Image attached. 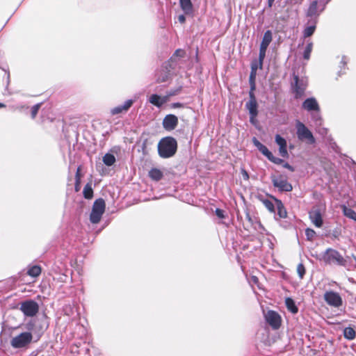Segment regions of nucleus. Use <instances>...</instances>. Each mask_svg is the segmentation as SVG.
<instances>
[{
    "label": "nucleus",
    "instance_id": "nucleus-54",
    "mask_svg": "<svg viewBox=\"0 0 356 356\" xmlns=\"http://www.w3.org/2000/svg\"><path fill=\"white\" fill-rule=\"evenodd\" d=\"M250 76H257V71L251 70Z\"/></svg>",
    "mask_w": 356,
    "mask_h": 356
},
{
    "label": "nucleus",
    "instance_id": "nucleus-52",
    "mask_svg": "<svg viewBox=\"0 0 356 356\" xmlns=\"http://www.w3.org/2000/svg\"><path fill=\"white\" fill-rule=\"evenodd\" d=\"M346 56H343L342 57V59H341V64L343 65V67H344L346 65Z\"/></svg>",
    "mask_w": 356,
    "mask_h": 356
},
{
    "label": "nucleus",
    "instance_id": "nucleus-55",
    "mask_svg": "<svg viewBox=\"0 0 356 356\" xmlns=\"http://www.w3.org/2000/svg\"><path fill=\"white\" fill-rule=\"evenodd\" d=\"M255 118H256V117H252V115H250V122L252 124H254V121H255Z\"/></svg>",
    "mask_w": 356,
    "mask_h": 356
},
{
    "label": "nucleus",
    "instance_id": "nucleus-16",
    "mask_svg": "<svg viewBox=\"0 0 356 356\" xmlns=\"http://www.w3.org/2000/svg\"><path fill=\"white\" fill-rule=\"evenodd\" d=\"M318 2L317 1H313L307 11V16L313 17H318L320 13L325 9V6L323 5L320 10L318 9Z\"/></svg>",
    "mask_w": 356,
    "mask_h": 356
},
{
    "label": "nucleus",
    "instance_id": "nucleus-6",
    "mask_svg": "<svg viewBox=\"0 0 356 356\" xmlns=\"http://www.w3.org/2000/svg\"><path fill=\"white\" fill-rule=\"evenodd\" d=\"M273 39L272 32L270 30L266 31L263 36L261 42L260 44L259 47V69H262L263 67V62L266 56V52L267 48L270 43L271 42Z\"/></svg>",
    "mask_w": 356,
    "mask_h": 356
},
{
    "label": "nucleus",
    "instance_id": "nucleus-1",
    "mask_svg": "<svg viewBox=\"0 0 356 356\" xmlns=\"http://www.w3.org/2000/svg\"><path fill=\"white\" fill-rule=\"evenodd\" d=\"M177 150V142L173 137L166 136L158 143V154L163 159L173 156Z\"/></svg>",
    "mask_w": 356,
    "mask_h": 356
},
{
    "label": "nucleus",
    "instance_id": "nucleus-42",
    "mask_svg": "<svg viewBox=\"0 0 356 356\" xmlns=\"http://www.w3.org/2000/svg\"><path fill=\"white\" fill-rule=\"evenodd\" d=\"M168 79V74L167 72H165L163 75L159 76L157 78V81L159 83H163L167 81Z\"/></svg>",
    "mask_w": 356,
    "mask_h": 356
},
{
    "label": "nucleus",
    "instance_id": "nucleus-14",
    "mask_svg": "<svg viewBox=\"0 0 356 356\" xmlns=\"http://www.w3.org/2000/svg\"><path fill=\"white\" fill-rule=\"evenodd\" d=\"M302 108L308 111H320V106L317 100L314 97L307 98L302 104Z\"/></svg>",
    "mask_w": 356,
    "mask_h": 356
},
{
    "label": "nucleus",
    "instance_id": "nucleus-17",
    "mask_svg": "<svg viewBox=\"0 0 356 356\" xmlns=\"http://www.w3.org/2000/svg\"><path fill=\"white\" fill-rule=\"evenodd\" d=\"M270 197L275 202V206L277 210L276 216H277L279 218H285L287 216V212L282 202L273 195Z\"/></svg>",
    "mask_w": 356,
    "mask_h": 356
},
{
    "label": "nucleus",
    "instance_id": "nucleus-7",
    "mask_svg": "<svg viewBox=\"0 0 356 356\" xmlns=\"http://www.w3.org/2000/svg\"><path fill=\"white\" fill-rule=\"evenodd\" d=\"M19 309L24 316L33 317L39 311V305L33 300H26L20 303Z\"/></svg>",
    "mask_w": 356,
    "mask_h": 356
},
{
    "label": "nucleus",
    "instance_id": "nucleus-45",
    "mask_svg": "<svg viewBox=\"0 0 356 356\" xmlns=\"http://www.w3.org/2000/svg\"><path fill=\"white\" fill-rule=\"evenodd\" d=\"M249 101L248 102H257V99L254 92H249Z\"/></svg>",
    "mask_w": 356,
    "mask_h": 356
},
{
    "label": "nucleus",
    "instance_id": "nucleus-34",
    "mask_svg": "<svg viewBox=\"0 0 356 356\" xmlns=\"http://www.w3.org/2000/svg\"><path fill=\"white\" fill-rule=\"evenodd\" d=\"M316 30V25L313 24L306 27L303 31L304 38H308L312 35Z\"/></svg>",
    "mask_w": 356,
    "mask_h": 356
},
{
    "label": "nucleus",
    "instance_id": "nucleus-11",
    "mask_svg": "<svg viewBox=\"0 0 356 356\" xmlns=\"http://www.w3.org/2000/svg\"><path fill=\"white\" fill-rule=\"evenodd\" d=\"M266 322L273 328L278 329L281 325V317L277 312L270 310L265 315Z\"/></svg>",
    "mask_w": 356,
    "mask_h": 356
},
{
    "label": "nucleus",
    "instance_id": "nucleus-46",
    "mask_svg": "<svg viewBox=\"0 0 356 356\" xmlns=\"http://www.w3.org/2000/svg\"><path fill=\"white\" fill-rule=\"evenodd\" d=\"M241 173H242V176H243V178L244 180H248L249 179V175L248 173V172L244 170V169H242L241 170Z\"/></svg>",
    "mask_w": 356,
    "mask_h": 356
},
{
    "label": "nucleus",
    "instance_id": "nucleus-36",
    "mask_svg": "<svg viewBox=\"0 0 356 356\" xmlns=\"http://www.w3.org/2000/svg\"><path fill=\"white\" fill-rule=\"evenodd\" d=\"M297 273L300 279H302L305 274V268L302 264H299L297 266Z\"/></svg>",
    "mask_w": 356,
    "mask_h": 356
},
{
    "label": "nucleus",
    "instance_id": "nucleus-24",
    "mask_svg": "<svg viewBox=\"0 0 356 356\" xmlns=\"http://www.w3.org/2000/svg\"><path fill=\"white\" fill-rule=\"evenodd\" d=\"M285 304L287 309L292 314L298 313V309L296 305L295 301L291 298H286L285 299Z\"/></svg>",
    "mask_w": 356,
    "mask_h": 356
},
{
    "label": "nucleus",
    "instance_id": "nucleus-13",
    "mask_svg": "<svg viewBox=\"0 0 356 356\" xmlns=\"http://www.w3.org/2000/svg\"><path fill=\"white\" fill-rule=\"evenodd\" d=\"M309 216L311 221L316 227H322L323 222L320 208L318 207H314L309 212Z\"/></svg>",
    "mask_w": 356,
    "mask_h": 356
},
{
    "label": "nucleus",
    "instance_id": "nucleus-38",
    "mask_svg": "<svg viewBox=\"0 0 356 356\" xmlns=\"http://www.w3.org/2000/svg\"><path fill=\"white\" fill-rule=\"evenodd\" d=\"M305 234L307 236V239L312 241L313 238L315 236L316 232L314 230L307 228L305 230Z\"/></svg>",
    "mask_w": 356,
    "mask_h": 356
},
{
    "label": "nucleus",
    "instance_id": "nucleus-22",
    "mask_svg": "<svg viewBox=\"0 0 356 356\" xmlns=\"http://www.w3.org/2000/svg\"><path fill=\"white\" fill-rule=\"evenodd\" d=\"M149 176L152 180L158 181L163 178V173L161 170L154 168L149 171Z\"/></svg>",
    "mask_w": 356,
    "mask_h": 356
},
{
    "label": "nucleus",
    "instance_id": "nucleus-48",
    "mask_svg": "<svg viewBox=\"0 0 356 356\" xmlns=\"http://www.w3.org/2000/svg\"><path fill=\"white\" fill-rule=\"evenodd\" d=\"M182 106H183V104L179 103V102H176V103L172 104V107L174 108H181Z\"/></svg>",
    "mask_w": 356,
    "mask_h": 356
},
{
    "label": "nucleus",
    "instance_id": "nucleus-3",
    "mask_svg": "<svg viewBox=\"0 0 356 356\" xmlns=\"http://www.w3.org/2000/svg\"><path fill=\"white\" fill-rule=\"evenodd\" d=\"M296 136L298 139L307 145H314L316 143L315 137L308 127L302 122H296Z\"/></svg>",
    "mask_w": 356,
    "mask_h": 356
},
{
    "label": "nucleus",
    "instance_id": "nucleus-23",
    "mask_svg": "<svg viewBox=\"0 0 356 356\" xmlns=\"http://www.w3.org/2000/svg\"><path fill=\"white\" fill-rule=\"evenodd\" d=\"M253 143L255 147L266 157L269 156L270 154V151L268 150V149L263 145L261 143H260L256 138H253Z\"/></svg>",
    "mask_w": 356,
    "mask_h": 356
},
{
    "label": "nucleus",
    "instance_id": "nucleus-58",
    "mask_svg": "<svg viewBox=\"0 0 356 356\" xmlns=\"http://www.w3.org/2000/svg\"><path fill=\"white\" fill-rule=\"evenodd\" d=\"M5 106H6V105H5V104H2V103H0V108H3V107H5Z\"/></svg>",
    "mask_w": 356,
    "mask_h": 356
},
{
    "label": "nucleus",
    "instance_id": "nucleus-21",
    "mask_svg": "<svg viewBox=\"0 0 356 356\" xmlns=\"http://www.w3.org/2000/svg\"><path fill=\"white\" fill-rule=\"evenodd\" d=\"M149 102L156 107L160 108L165 102V99L157 94H153L149 97Z\"/></svg>",
    "mask_w": 356,
    "mask_h": 356
},
{
    "label": "nucleus",
    "instance_id": "nucleus-43",
    "mask_svg": "<svg viewBox=\"0 0 356 356\" xmlns=\"http://www.w3.org/2000/svg\"><path fill=\"white\" fill-rule=\"evenodd\" d=\"M258 68H259V61H252L251 63V70L257 71Z\"/></svg>",
    "mask_w": 356,
    "mask_h": 356
},
{
    "label": "nucleus",
    "instance_id": "nucleus-8",
    "mask_svg": "<svg viewBox=\"0 0 356 356\" xmlns=\"http://www.w3.org/2000/svg\"><path fill=\"white\" fill-rule=\"evenodd\" d=\"M32 340L31 332H25L13 337L11 340V346L15 348H20L28 345Z\"/></svg>",
    "mask_w": 356,
    "mask_h": 356
},
{
    "label": "nucleus",
    "instance_id": "nucleus-51",
    "mask_svg": "<svg viewBox=\"0 0 356 356\" xmlns=\"http://www.w3.org/2000/svg\"><path fill=\"white\" fill-rule=\"evenodd\" d=\"M245 218L250 223H252V218L248 212L246 213Z\"/></svg>",
    "mask_w": 356,
    "mask_h": 356
},
{
    "label": "nucleus",
    "instance_id": "nucleus-33",
    "mask_svg": "<svg viewBox=\"0 0 356 356\" xmlns=\"http://www.w3.org/2000/svg\"><path fill=\"white\" fill-rule=\"evenodd\" d=\"M312 119L316 125H321L322 118L320 111L312 112Z\"/></svg>",
    "mask_w": 356,
    "mask_h": 356
},
{
    "label": "nucleus",
    "instance_id": "nucleus-59",
    "mask_svg": "<svg viewBox=\"0 0 356 356\" xmlns=\"http://www.w3.org/2000/svg\"><path fill=\"white\" fill-rule=\"evenodd\" d=\"M170 67H172V68H174V67L172 66V64H170Z\"/></svg>",
    "mask_w": 356,
    "mask_h": 356
},
{
    "label": "nucleus",
    "instance_id": "nucleus-57",
    "mask_svg": "<svg viewBox=\"0 0 356 356\" xmlns=\"http://www.w3.org/2000/svg\"><path fill=\"white\" fill-rule=\"evenodd\" d=\"M326 133H327L326 129H323V131L321 132V134H326Z\"/></svg>",
    "mask_w": 356,
    "mask_h": 356
},
{
    "label": "nucleus",
    "instance_id": "nucleus-20",
    "mask_svg": "<svg viewBox=\"0 0 356 356\" xmlns=\"http://www.w3.org/2000/svg\"><path fill=\"white\" fill-rule=\"evenodd\" d=\"M245 108L248 110L250 115L257 117L258 115V104L257 102H248L245 104Z\"/></svg>",
    "mask_w": 356,
    "mask_h": 356
},
{
    "label": "nucleus",
    "instance_id": "nucleus-9",
    "mask_svg": "<svg viewBox=\"0 0 356 356\" xmlns=\"http://www.w3.org/2000/svg\"><path fill=\"white\" fill-rule=\"evenodd\" d=\"M323 298L326 303L331 307H339L343 305V300L337 292L333 291H326L324 293Z\"/></svg>",
    "mask_w": 356,
    "mask_h": 356
},
{
    "label": "nucleus",
    "instance_id": "nucleus-53",
    "mask_svg": "<svg viewBox=\"0 0 356 356\" xmlns=\"http://www.w3.org/2000/svg\"><path fill=\"white\" fill-rule=\"evenodd\" d=\"M275 0H268V7L271 8L274 3Z\"/></svg>",
    "mask_w": 356,
    "mask_h": 356
},
{
    "label": "nucleus",
    "instance_id": "nucleus-18",
    "mask_svg": "<svg viewBox=\"0 0 356 356\" xmlns=\"http://www.w3.org/2000/svg\"><path fill=\"white\" fill-rule=\"evenodd\" d=\"M134 101L132 99L127 100L122 105H119L113 109H111V113L113 115H118L124 111H127L132 106Z\"/></svg>",
    "mask_w": 356,
    "mask_h": 356
},
{
    "label": "nucleus",
    "instance_id": "nucleus-2",
    "mask_svg": "<svg viewBox=\"0 0 356 356\" xmlns=\"http://www.w3.org/2000/svg\"><path fill=\"white\" fill-rule=\"evenodd\" d=\"M325 264L345 266L347 264L346 259L337 250L327 248L321 256V259Z\"/></svg>",
    "mask_w": 356,
    "mask_h": 356
},
{
    "label": "nucleus",
    "instance_id": "nucleus-19",
    "mask_svg": "<svg viewBox=\"0 0 356 356\" xmlns=\"http://www.w3.org/2000/svg\"><path fill=\"white\" fill-rule=\"evenodd\" d=\"M181 10L186 15H191L193 12V6L191 0H179Z\"/></svg>",
    "mask_w": 356,
    "mask_h": 356
},
{
    "label": "nucleus",
    "instance_id": "nucleus-15",
    "mask_svg": "<svg viewBox=\"0 0 356 356\" xmlns=\"http://www.w3.org/2000/svg\"><path fill=\"white\" fill-rule=\"evenodd\" d=\"M275 143L279 145V153L283 158H289L287 152V143L285 138L280 135H275Z\"/></svg>",
    "mask_w": 356,
    "mask_h": 356
},
{
    "label": "nucleus",
    "instance_id": "nucleus-40",
    "mask_svg": "<svg viewBox=\"0 0 356 356\" xmlns=\"http://www.w3.org/2000/svg\"><path fill=\"white\" fill-rule=\"evenodd\" d=\"M80 181V167L77 168L76 172V185H75V190L76 191H79V184Z\"/></svg>",
    "mask_w": 356,
    "mask_h": 356
},
{
    "label": "nucleus",
    "instance_id": "nucleus-29",
    "mask_svg": "<svg viewBox=\"0 0 356 356\" xmlns=\"http://www.w3.org/2000/svg\"><path fill=\"white\" fill-rule=\"evenodd\" d=\"M186 52L184 50L181 49H177L172 56L170 57L169 62L172 63L177 62V58H184L185 56Z\"/></svg>",
    "mask_w": 356,
    "mask_h": 356
},
{
    "label": "nucleus",
    "instance_id": "nucleus-56",
    "mask_svg": "<svg viewBox=\"0 0 356 356\" xmlns=\"http://www.w3.org/2000/svg\"><path fill=\"white\" fill-rule=\"evenodd\" d=\"M252 281H253L254 282H255V283H256V282H257V280H258V279H257V277L256 276H252Z\"/></svg>",
    "mask_w": 356,
    "mask_h": 356
},
{
    "label": "nucleus",
    "instance_id": "nucleus-35",
    "mask_svg": "<svg viewBox=\"0 0 356 356\" xmlns=\"http://www.w3.org/2000/svg\"><path fill=\"white\" fill-rule=\"evenodd\" d=\"M267 159L271 161L272 163H275V164H277V165H281V164H283L284 163V160L282 159H280V158H278V157H275V156H273V154H272V152H270V154H269V156L267 157Z\"/></svg>",
    "mask_w": 356,
    "mask_h": 356
},
{
    "label": "nucleus",
    "instance_id": "nucleus-50",
    "mask_svg": "<svg viewBox=\"0 0 356 356\" xmlns=\"http://www.w3.org/2000/svg\"><path fill=\"white\" fill-rule=\"evenodd\" d=\"M256 89V83L250 84V91L254 92V90Z\"/></svg>",
    "mask_w": 356,
    "mask_h": 356
},
{
    "label": "nucleus",
    "instance_id": "nucleus-37",
    "mask_svg": "<svg viewBox=\"0 0 356 356\" xmlns=\"http://www.w3.org/2000/svg\"><path fill=\"white\" fill-rule=\"evenodd\" d=\"M41 104H42L41 103H38V104H36L35 105H34L33 106H32V108H31V118L33 119H34L36 117V115H37V114L38 113V111H39V109H40V108L41 106Z\"/></svg>",
    "mask_w": 356,
    "mask_h": 356
},
{
    "label": "nucleus",
    "instance_id": "nucleus-10",
    "mask_svg": "<svg viewBox=\"0 0 356 356\" xmlns=\"http://www.w3.org/2000/svg\"><path fill=\"white\" fill-rule=\"evenodd\" d=\"M273 185L277 188L280 192H290L293 190L292 185L282 177H276L275 176L271 177Z\"/></svg>",
    "mask_w": 356,
    "mask_h": 356
},
{
    "label": "nucleus",
    "instance_id": "nucleus-30",
    "mask_svg": "<svg viewBox=\"0 0 356 356\" xmlns=\"http://www.w3.org/2000/svg\"><path fill=\"white\" fill-rule=\"evenodd\" d=\"M343 336L348 340H353L355 338L356 332L353 327H348L343 330Z\"/></svg>",
    "mask_w": 356,
    "mask_h": 356
},
{
    "label": "nucleus",
    "instance_id": "nucleus-27",
    "mask_svg": "<svg viewBox=\"0 0 356 356\" xmlns=\"http://www.w3.org/2000/svg\"><path fill=\"white\" fill-rule=\"evenodd\" d=\"M260 201L263 203L264 207L270 212V213H275V206L273 203L272 201H270L268 199H265L263 197H259Z\"/></svg>",
    "mask_w": 356,
    "mask_h": 356
},
{
    "label": "nucleus",
    "instance_id": "nucleus-31",
    "mask_svg": "<svg viewBox=\"0 0 356 356\" xmlns=\"http://www.w3.org/2000/svg\"><path fill=\"white\" fill-rule=\"evenodd\" d=\"M83 197L90 200L93 197V190L90 184H87L83 191Z\"/></svg>",
    "mask_w": 356,
    "mask_h": 356
},
{
    "label": "nucleus",
    "instance_id": "nucleus-47",
    "mask_svg": "<svg viewBox=\"0 0 356 356\" xmlns=\"http://www.w3.org/2000/svg\"><path fill=\"white\" fill-rule=\"evenodd\" d=\"M178 21L181 24H184L186 22V17L184 15H180L178 16Z\"/></svg>",
    "mask_w": 356,
    "mask_h": 356
},
{
    "label": "nucleus",
    "instance_id": "nucleus-12",
    "mask_svg": "<svg viewBox=\"0 0 356 356\" xmlns=\"http://www.w3.org/2000/svg\"><path fill=\"white\" fill-rule=\"evenodd\" d=\"M178 122V118L176 115L168 114L163 118L162 125L165 130L170 131L177 127Z\"/></svg>",
    "mask_w": 356,
    "mask_h": 356
},
{
    "label": "nucleus",
    "instance_id": "nucleus-25",
    "mask_svg": "<svg viewBox=\"0 0 356 356\" xmlns=\"http://www.w3.org/2000/svg\"><path fill=\"white\" fill-rule=\"evenodd\" d=\"M41 273V268L38 265H34L29 268L27 275L32 277H37Z\"/></svg>",
    "mask_w": 356,
    "mask_h": 356
},
{
    "label": "nucleus",
    "instance_id": "nucleus-32",
    "mask_svg": "<svg viewBox=\"0 0 356 356\" xmlns=\"http://www.w3.org/2000/svg\"><path fill=\"white\" fill-rule=\"evenodd\" d=\"M313 49V43L311 41H308L303 52V58L305 60H309L310 54Z\"/></svg>",
    "mask_w": 356,
    "mask_h": 356
},
{
    "label": "nucleus",
    "instance_id": "nucleus-41",
    "mask_svg": "<svg viewBox=\"0 0 356 356\" xmlns=\"http://www.w3.org/2000/svg\"><path fill=\"white\" fill-rule=\"evenodd\" d=\"M224 211L222 209H218L217 208L216 210H215V213L216 215L220 219H223L225 218V215L224 213Z\"/></svg>",
    "mask_w": 356,
    "mask_h": 356
},
{
    "label": "nucleus",
    "instance_id": "nucleus-26",
    "mask_svg": "<svg viewBox=\"0 0 356 356\" xmlns=\"http://www.w3.org/2000/svg\"><path fill=\"white\" fill-rule=\"evenodd\" d=\"M342 209L343 213L346 217L356 221V212L353 209L345 205L342 207Z\"/></svg>",
    "mask_w": 356,
    "mask_h": 356
},
{
    "label": "nucleus",
    "instance_id": "nucleus-4",
    "mask_svg": "<svg viewBox=\"0 0 356 356\" xmlns=\"http://www.w3.org/2000/svg\"><path fill=\"white\" fill-rule=\"evenodd\" d=\"M106 209L105 201L102 198L97 199L92 205V211L90 214V220L92 224L98 223Z\"/></svg>",
    "mask_w": 356,
    "mask_h": 356
},
{
    "label": "nucleus",
    "instance_id": "nucleus-5",
    "mask_svg": "<svg viewBox=\"0 0 356 356\" xmlns=\"http://www.w3.org/2000/svg\"><path fill=\"white\" fill-rule=\"evenodd\" d=\"M293 83L292 88L294 92L296 99L302 97L307 86V79L306 77H299L298 75L293 74Z\"/></svg>",
    "mask_w": 356,
    "mask_h": 356
},
{
    "label": "nucleus",
    "instance_id": "nucleus-28",
    "mask_svg": "<svg viewBox=\"0 0 356 356\" xmlns=\"http://www.w3.org/2000/svg\"><path fill=\"white\" fill-rule=\"evenodd\" d=\"M102 161L106 165L111 166L115 163L116 159L113 154H110V153H106L103 156Z\"/></svg>",
    "mask_w": 356,
    "mask_h": 356
},
{
    "label": "nucleus",
    "instance_id": "nucleus-49",
    "mask_svg": "<svg viewBox=\"0 0 356 356\" xmlns=\"http://www.w3.org/2000/svg\"><path fill=\"white\" fill-rule=\"evenodd\" d=\"M255 80H256V76H249V83L250 84L256 83Z\"/></svg>",
    "mask_w": 356,
    "mask_h": 356
},
{
    "label": "nucleus",
    "instance_id": "nucleus-44",
    "mask_svg": "<svg viewBox=\"0 0 356 356\" xmlns=\"http://www.w3.org/2000/svg\"><path fill=\"white\" fill-rule=\"evenodd\" d=\"M282 165L284 168L289 170L291 172H293L295 170L294 168L287 162L284 161Z\"/></svg>",
    "mask_w": 356,
    "mask_h": 356
},
{
    "label": "nucleus",
    "instance_id": "nucleus-39",
    "mask_svg": "<svg viewBox=\"0 0 356 356\" xmlns=\"http://www.w3.org/2000/svg\"><path fill=\"white\" fill-rule=\"evenodd\" d=\"M35 320H31L27 324H26V328L27 330L34 332L35 330Z\"/></svg>",
    "mask_w": 356,
    "mask_h": 356
}]
</instances>
